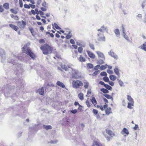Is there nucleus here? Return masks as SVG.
<instances>
[{"label":"nucleus","mask_w":146,"mask_h":146,"mask_svg":"<svg viewBox=\"0 0 146 146\" xmlns=\"http://www.w3.org/2000/svg\"><path fill=\"white\" fill-rule=\"evenodd\" d=\"M3 7L6 9H9V4L8 3H5L3 4Z\"/></svg>","instance_id":"31"},{"label":"nucleus","mask_w":146,"mask_h":146,"mask_svg":"<svg viewBox=\"0 0 146 146\" xmlns=\"http://www.w3.org/2000/svg\"><path fill=\"white\" fill-rule=\"evenodd\" d=\"M138 126L137 125L135 124V126L133 127V129L135 130L137 129V128H138Z\"/></svg>","instance_id":"59"},{"label":"nucleus","mask_w":146,"mask_h":146,"mask_svg":"<svg viewBox=\"0 0 146 146\" xmlns=\"http://www.w3.org/2000/svg\"><path fill=\"white\" fill-rule=\"evenodd\" d=\"M73 66L72 65H69L68 66V68H70V72H71L72 73V78L76 79H78L80 77V76L78 74V71L77 70L73 69Z\"/></svg>","instance_id":"2"},{"label":"nucleus","mask_w":146,"mask_h":146,"mask_svg":"<svg viewBox=\"0 0 146 146\" xmlns=\"http://www.w3.org/2000/svg\"><path fill=\"white\" fill-rule=\"evenodd\" d=\"M22 51L23 52L29 55L32 58H34L35 57V56L32 52L27 47V45H25L22 48Z\"/></svg>","instance_id":"1"},{"label":"nucleus","mask_w":146,"mask_h":146,"mask_svg":"<svg viewBox=\"0 0 146 146\" xmlns=\"http://www.w3.org/2000/svg\"><path fill=\"white\" fill-rule=\"evenodd\" d=\"M100 66V65H98L94 67V69L95 70H98Z\"/></svg>","instance_id":"55"},{"label":"nucleus","mask_w":146,"mask_h":146,"mask_svg":"<svg viewBox=\"0 0 146 146\" xmlns=\"http://www.w3.org/2000/svg\"><path fill=\"white\" fill-rule=\"evenodd\" d=\"M109 82V84L111 86H113L114 85V83L111 81H109L108 82Z\"/></svg>","instance_id":"58"},{"label":"nucleus","mask_w":146,"mask_h":146,"mask_svg":"<svg viewBox=\"0 0 146 146\" xmlns=\"http://www.w3.org/2000/svg\"><path fill=\"white\" fill-rule=\"evenodd\" d=\"M114 32L117 36H118L120 35V33L119 30L118 29H116L114 30Z\"/></svg>","instance_id":"23"},{"label":"nucleus","mask_w":146,"mask_h":146,"mask_svg":"<svg viewBox=\"0 0 146 146\" xmlns=\"http://www.w3.org/2000/svg\"><path fill=\"white\" fill-rule=\"evenodd\" d=\"M70 65H68V67H67L64 64H61V67L62 69L65 70V71H68L70 72V68H69L68 67V66Z\"/></svg>","instance_id":"10"},{"label":"nucleus","mask_w":146,"mask_h":146,"mask_svg":"<svg viewBox=\"0 0 146 146\" xmlns=\"http://www.w3.org/2000/svg\"><path fill=\"white\" fill-rule=\"evenodd\" d=\"M117 80L118 81L119 84L120 85V86H122L123 84V82L120 80H119L118 79H117Z\"/></svg>","instance_id":"40"},{"label":"nucleus","mask_w":146,"mask_h":146,"mask_svg":"<svg viewBox=\"0 0 146 146\" xmlns=\"http://www.w3.org/2000/svg\"><path fill=\"white\" fill-rule=\"evenodd\" d=\"M70 32H69L68 34L66 35V38L67 39H70L72 37V35H70Z\"/></svg>","instance_id":"45"},{"label":"nucleus","mask_w":146,"mask_h":146,"mask_svg":"<svg viewBox=\"0 0 146 146\" xmlns=\"http://www.w3.org/2000/svg\"><path fill=\"white\" fill-rule=\"evenodd\" d=\"M87 52L88 56L90 58L93 59L95 58V56L93 53L88 50H87Z\"/></svg>","instance_id":"16"},{"label":"nucleus","mask_w":146,"mask_h":146,"mask_svg":"<svg viewBox=\"0 0 146 146\" xmlns=\"http://www.w3.org/2000/svg\"><path fill=\"white\" fill-rule=\"evenodd\" d=\"M138 48H141L144 51H146V42L143 44L142 45L139 46Z\"/></svg>","instance_id":"13"},{"label":"nucleus","mask_w":146,"mask_h":146,"mask_svg":"<svg viewBox=\"0 0 146 146\" xmlns=\"http://www.w3.org/2000/svg\"><path fill=\"white\" fill-rule=\"evenodd\" d=\"M123 36L124 38L127 40L128 41H129V37L127 35H126V34H123Z\"/></svg>","instance_id":"35"},{"label":"nucleus","mask_w":146,"mask_h":146,"mask_svg":"<svg viewBox=\"0 0 146 146\" xmlns=\"http://www.w3.org/2000/svg\"><path fill=\"white\" fill-rule=\"evenodd\" d=\"M146 2L145 1L141 5V7L143 9H144L145 5Z\"/></svg>","instance_id":"56"},{"label":"nucleus","mask_w":146,"mask_h":146,"mask_svg":"<svg viewBox=\"0 0 146 146\" xmlns=\"http://www.w3.org/2000/svg\"><path fill=\"white\" fill-rule=\"evenodd\" d=\"M44 128L46 130H48L51 129L52 128V127L50 125H43Z\"/></svg>","instance_id":"27"},{"label":"nucleus","mask_w":146,"mask_h":146,"mask_svg":"<svg viewBox=\"0 0 146 146\" xmlns=\"http://www.w3.org/2000/svg\"><path fill=\"white\" fill-rule=\"evenodd\" d=\"M70 43L72 44H75V41L74 40L72 39L70 40Z\"/></svg>","instance_id":"57"},{"label":"nucleus","mask_w":146,"mask_h":146,"mask_svg":"<svg viewBox=\"0 0 146 146\" xmlns=\"http://www.w3.org/2000/svg\"><path fill=\"white\" fill-rule=\"evenodd\" d=\"M40 9L42 11H46L47 9L46 8L44 7H41L40 8Z\"/></svg>","instance_id":"62"},{"label":"nucleus","mask_w":146,"mask_h":146,"mask_svg":"<svg viewBox=\"0 0 146 146\" xmlns=\"http://www.w3.org/2000/svg\"><path fill=\"white\" fill-rule=\"evenodd\" d=\"M78 97L81 100H82L84 99V94L82 93H80L78 94Z\"/></svg>","instance_id":"25"},{"label":"nucleus","mask_w":146,"mask_h":146,"mask_svg":"<svg viewBox=\"0 0 146 146\" xmlns=\"http://www.w3.org/2000/svg\"><path fill=\"white\" fill-rule=\"evenodd\" d=\"M40 48L42 50L44 54H47L51 53V50L50 46L48 44L41 46Z\"/></svg>","instance_id":"3"},{"label":"nucleus","mask_w":146,"mask_h":146,"mask_svg":"<svg viewBox=\"0 0 146 146\" xmlns=\"http://www.w3.org/2000/svg\"><path fill=\"white\" fill-rule=\"evenodd\" d=\"M26 22L22 20L21 21H19L17 22L18 26L21 29H23L26 25Z\"/></svg>","instance_id":"5"},{"label":"nucleus","mask_w":146,"mask_h":146,"mask_svg":"<svg viewBox=\"0 0 146 146\" xmlns=\"http://www.w3.org/2000/svg\"><path fill=\"white\" fill-rule=\"evenodd\" d=\"M96 53H97L98 55V57L99 58H103L104 60L105 59V57L104 54L102 53L99 51H97Z\"/></svg>","instance_id":"9"},{"label":"nucleus","mask_w":146,"mask_h":146,"mask_svg":"<svg viewBox=\"0 0 146 146\" xmlns=\"http://www.w3.org/2000/svg\"><path fill=\"white\" fill-rule=\"evenodd\" d=\"M79 60L81 62H85V60L84 58H83V57L81 55H80V58H79Z\"/></svg>","instance_id":"42"},{"label":"nucleus","mask_w":146,"mask_h":146,"mask_svg":"<svg viewBox=\"0 0 146 146\" xmlns=\"http://www.w3.org/2000/svg\"><path fill=\"white\" fill-rule=\"evenodd\" d=\"M20 6L21 7H22L23 6V3L22 0H19Z\"/></svg>","instance_id":"50"},{"label":"nucleus","mask_w":146,"mask_h":146,"mask_svg":"<svg viewBox=\"0 0 146 146\" xmlns=\"http://www.w3.org/2000/svg\"><path fill=\"white\" fill-rule=\"evenodd\" d=\"M106 66H108L107 64H106L105 66L102 65L100 67V69L101 70H103L105 69L107 67Z\"/></svg>","instance_id":"36"},{"label":"nucleus","mask_w":146,"mask_h":146,"mask_svg":"<svg viewBox=\"0 0 146 146\" xmlns=\"http://www.w3.org/2000/svg\"><path fill=\"white\" fill-rule=\"evenodd\" d=\"M10 11L12 13H13L14 14H17V11L15 10H14L13 9H10Z\"/></svg>","instance_id":"49"},{"label":"nucleus","mask_w":146,"mask_h":146,"mask_svg":"<svg viewBox=\"0 0 146 146\" xmlns=\"http://www.w3.org/2000/svg\"><path fill=\"white\" fill-rule=\"evenodd\" d=\"M93 112L94 114L96 115H97L98 113V111L97 110L94 109L93 110Z\"/></svg>","instance_id":"48"},{"label":"nucleus","mask_w":146,"mask_h":146,"mask_svg":"<svg viewBox=\"0 0 146 146\" xmlns=\"http://www.w3.org/2000/svg\"><path fill=\"white\" fill-rule=\"evenodd\" d=\"M86 103L88 107H90V103L87 100L86 101Z\"/></svg>","instance_id":"51"},{"label":"nucleus","mask_w":146,"mask_h":146,"mask_svg":"<svg viewBox=\"0 0 146 146\" xmlns=\"http://www.w3.org/2000/svg\"><path fill=\"white\" fill-rule=\"evenodd\" d=\"M9 26L11 28L14 30L16 31H17L19 29V28L13 25L10 24H9Z\"/></svg>","instance_id":"17"},{"label":"nucleus","mask_w":146,"mask_h":146,"mask_svg":"<svg viewBox=\"0 0 146 146\" xmlns=\"http://www.w3.org/2000/svg\"><path fill=\"white\" fill-rule=\"evenodd\" d=\"M104 96L108 99H111L112 100H113V98L109 94H104Z\"/></svg>","instance_id":"26"},{"label":"nucleus","mask_w":146,"mask_h":146,"mask_svg":"<svg viewBox=\"0 0 146 146\" xmlns=\"http://www.w3.org/2000/svg\"><path fill=\"white\" fill-rule=\"evenodd\" d=\"M52 26H53V27H54H54H55V28L56 29H61V28L60 27L58 26V25H57V24H56V23H54V24H52Z\"/></svg>","instance_id":"33"},{"label":"nucleus","mask_w":146,"mask_h":146,"mask_svg":"<svg viewBox=\"0 0 146 146\" xmlns=\"http://www.w3.org/2000/svg\"><path fill=\"white\" fill-rule=\"evenodd\" d=\"M96 145L97 146H102V144L100 142L97 141H94L93 142V145Z\"/></svg>","instance_id":"20"},{"label":"nucleus","mask_w":146,"mask_h":146,"mask_svg":"<svg viewBox=\"0 0 146 146\" xmlns=\"http://www.w3.org/2000/svg\"><path fill=\"white\" fill-rule=\"evenodd\" d=\"M104 60L101 59H99L97 60V63L98 64H102L104 63Z\"/></svg>","instance_id":"30"},{"label":"nucleus","mask_w":146,"mask_h":146,"mask_svg":"<svg viewBox=\"0 0 146 146\" xmlns=\"http://www.w3.org/2000/svg\"><path fill=\"white\" fill-rule=\"evenodd\" d=\"M90 100L93 104L97 103V101L94 97H93L92 99H90Z\"/></svg>","instance_id":"38"},{"label":"nucleus","mask_w":146,"mask_h":146,"mask_svg":"<svg viewBox=\"0 0 146 146\" xmlns=\"http://www.w3.org/2000/svg\"><path fill=\"white\" fill-rule=\"evenodd\" d=\"M29 5L30 6V7L32 9H35V5H34L29 4Z\"/></svg>","instance_id":"61"},{"label":"nucleus","mask_w":146,"mask_h":146,"mask_svg":"<svg viewBox=\"0 0 146 146\" xmlns=\"http://www.w3.org/2000/svg\"><path fill=\"white\" fill-rule=\"evenodd\" d=\"M108 54L114 58L117 59H118L117 55L113 51H110L109 52Z\"/></svg>","instance_id":"8"},{"label":"nucleus","mask_w":146,"mask_h":146,"mask_svg":"<svg viewBox=\"0 0 146 146\" xmlns=\"http://www.w3.org/2000/svg\"><path fill=\"white\" fill-rule=\"evenodd\" d=\"M111 108H107L105 110L106 114L107 115H109L111 113Z\"/></svg>","instance_id":"21"},{"label":"nucleus","mask_w":146,"mask_h":146,"mask_svg":"<svg viewBox=\"0 0 146 146\" xmlns=\"http://www.w3.org/2000/svg\"><path fill=\"white\" fill-rule=\"evenodd\" d=\"M44 87H42L41 88L39 89L38 90V92L40 95H44Z\"/></svg>","instance_id":"14"},{"label":"nucleus","mask_w":146,"mask_h":146,"mask_svg":"<svg viewBox=\"0 0 146 146\" xmlns=\"http://www.w3.org/2000/svg\"><path fill=\"white\" fill-rule=\"evenodd\" d=\"M89 45H90V48L92 49L93 50H94L95 49L94 45L93 44H90Z\"/></svg>","instance_id":"53"},{"label":"nucleus","mask_w":146,"mask_h":146,"mask_svg":"<svg viewBox=\"0 0 146 146\" xmlns=\"http://www.w3.org/2000/svg\"><path fill=\"white\" fill-rule=\"evenodd\" d=\"M109 78L111 80L113 81L115 80L116 78V77L115 76L112 75H110L109 76Z\"/></svg>","instance_id":"28"},{"label":"nucleus","mask_w":146,"mask_h":146,"mask_svg":"<svg viewBox=\"0 0 146 146\" xmlns=\"http://www.w3.org/2000/svg\"><path fill=\"white\" fill-rule=\"evenodd\" d=\"M72 87L74 88H79L80 86H82L83 84L82 82L79 80H73L72 82Z\"/></svg>","instance_id":"4"},{"label":"nucleus","mask_w":146,"mask_h":146,"mask_svg":"<svg viewBox=\"0 0 146 146\" xmlns=\"http://www.w3.org/2000/svg\"><path fill=\"white\" fill-rule=\"evenodd\" d=\"M0 56L2 57L1 62L3 63H4L5 61V52L3 50H1L0 53Z\"/></svg>","instance_id":"6"},{"label":"nucleus","mask_w":146,"mask_h":146,"mask_svg":"<svg viewBox=\"0 0 146 146\" xmlns=\"http://www.w3.org/2000/svg\"><path fill=\"white\" fill-rule=\"evenodd\" d=\"M134 103V102H128L127 106V108L130 109H132L133 107L132 106H133Z\"/></svg>","instance_id":"22"},{"label":"nucleus","mask_w":146,"mask_h":146,"mask_svg":"<svg viewBox=\"0 0 146 146\" xmlns=\"http://www.w3.org/2000/svg\"><path fill=\"white\" fill-rule=\"evenodd\" d=\"M82 50L83 48L81 47H79L78 48V51L80 53H81L82 52Z\"/></svg>","instance_id":"47"},{"label":"nucleus","mask_w":146,"mask_h":146,"mask_svg":"<svg viewBox=\"0 0 146 146\" xmlns=\"http://www.w3.org/2000/svg\"><path fill=\"white\" fill-rule=\"evenodd\" d=\"M100 74L101 76H106L107 75V74L106 72H101Z\"/></svg>","instance_id":"44"},{"label":"nucleus","mask_w":146,"mask_h":146,"mask_svg":"<svg viewBox=\"0 0 146 146\" xmlns=\"http://www.w3.org/2000/svg\"><path fill=\"white\" fill-rule=\"evenodd\" d=\"M103 80L105 82H108L109 81V80L108 77L107 76H104L103 78Z\"/></svg>","instance_id":"39"},{"label":"nucleus","mask_w":146,"mask_h":146,"mask_svg":"<svg viewBox=\"0 0 146 146\" xmlns=\"http://www.w3.org/2000/svg\"><path fill=\"white\" fill-rule=\"evenodd\" d=\"M121 27H122V28L123 34H124L125 33V28L124 27L123 25H122Z\"/></svg>","instance_id":"46"},{"label":"nucleus","mask_w":146,"mask_h":146,"mask_svg":"<svg viewBox=\"0 0 146 146\" xmlns=\"http://www.w3.org/2000/svg\"><path fill=\"white\" fill-rule=\"evenodd\" d=\"M84 87L85 89H87L89 85V83L86 80H84L83 81Z\"/></svg>","instance_id":"18"},{"label":"nucleus","mask_w":146,"mask_h":146,"mask_svg":"<svg viewBox=\"0 0 146 146\" xmlns=\"http://www.w3.org/2000/svg\"><path fill=\"white\" fill-rule=\"evenodd\" d=\"M56 84L57 85L62 88H65L64 84L62 82L60 81H57L56 82Z\"/></svg>","instance_id":"12"},{"label":"nucleus","mask_w":146,"mask_h":146,"mask_svg":"<svg viewBox=\"0 0 146 146\" xmlns=\"http://www.w3.org/2000/svg\"><path fill=\"white\" fill-rule=\"evenodd\" d=\"M114 72L119 77L120 76V73L119 70V68L118 66H115L114 69Z\"/></svg>","instance_id":"15"},{"label":"nucleus","mask_w":146,"mask_h":146,"mask_svg":"<svg viewBox=\"0 0 146 146\" xmlns=\"http://www.w3.org/2000/svg\"><path fill=\"white\" fill-rule=\"evenodd\" d=\"M57 142V141H50V143H53V144H55V143H56Z\"/></svg>","instance_id":"64"},{"label":"nucleus","mask_w":146,"mask_h":146,"mask_svg":"<svg viewBox=\"0 0 146 146\" xmlns=\"http://www.w3.org/2000/svg\"><path fill=\"white\" fill-rule=\"evenodd\" d=\"M100 91L103 93L105 94L108 93L109 91L106 89L102 88L100 89Z\"/></svg>","instance_id":"29"},{"label":"nucleus","mask_w":146,"mask_h":146,"mask_svg":"<svg viewBox=\"0 0 146 146\" xmlns=\"http://www.w3.org/2000/svg\"><path fill=\"white\" fill-rule=\"evenodd\" d=\"M104 87L107 89H108L109 90H111L112 88L110 86V85L106 84L104 86Z\"/></svg>","instance_id":"34"},{"label":"nucleus","mask_w":146,"mask_h":146,"mask_svg":"<svg viewBox=\"0 0 146 146\" xmlns=\"http://www.w3.org/2000/svg\"><path fill=\"white\" fill-rule=\"evenodd\" d=\"M100 72V70H97L93 73L92 75L93 76H96Z\"/></svg>","instance_id":"41"},{"label":"nucleus","mask_w":146,"mask_h":146,"mask_svg":"<svg viewBox=\"0 0 146 146\" xmlns=\"http://www.w3.org/2000/svg\"><path fill=\"white\" fill-rule=\"evenodd\" d=\"M87 67L91 69L93 68V65L91 63H88L87 64Z\"/></svg>","instance_id":"37"},{"label":"nucleus","mask_w":146,"mask_h":146,"mask_svg":"<svg viewBox=\"0 0 146 146\" xmlns=\"http://www.w3.org/2000/svg\"><path fill=\"white\" fill-rule=\"evenodd\" d=\"M108 30L107 27L104 25L102 26L100 29L98 30V31H100L101 32L104 33L106 31L107 33H108Z\"/></svg>","instance_id":"7"},{"label":"nucleus","mask_w":146,"mask_h":146,"mask_svg":"<svg viewBox=\"0 0 146 146\" xmlns=\"http://www.w3.org/2000/svg\"><path fill=\"white\" fill-rule=\"evenodd\" d=\"M4 11V9L1 5H0V12H2Z\"/></svg>","instance_id":"60"},{"label":"nucleus","mask_w":146,"mask_h":146,"mask_svg":"<svg viewBox=\"0 0 146 146\" xmlns=\"http://www.w3.org/2000/svg\"><path fill=\"white\" fill-rule=\"evenodd\" d=\"M127 99L129 102H134L133 99L131 98V96L129 95H127Z\"/></svg>","instance_id":"24"},{"label":"nucleus","mask_w":146,"mask_h":146,"mask_svg":"<svg viewBox=\"0 0 146 146\" xmlns=\"http://www.w3.org/2000/svg\"><path fill=\"white\" fill-rule=\"evenodd\" d=\"M25 8L27 9H30V5L27 4H25L24 5Z\"/></svg>","instance_id":"54"},{"label":"nucleus","mask_w":146,"mask_h":146,"mask_svg":"<svg viewBox=\"0 0 146 146\" xmlns=\"http://www.w3.org/2000/svg\"><path fill=\"white\" fill-rule=\"evenodd\" d=\"M99 84L102 85H104V86L105 85H106V84H105V83L103 81H100L99 82Z\"/></svg>","instance_id":"63"},{"label":"nucleus","mask_w":146,"mask_h":146,"mask_svg":"<svg viewBox=\"0 0 146 146\" xmlns=\"http://www.w3.org/2000/svg\"><path fill=\"white\" fill-rule=\"evenodd\" d=\"M107 73L110 74H112L113 73V71L110 69H108L107 70Z\"/></svg>","instance_id":"52"},{"label":"nucleus","mask_w":146,"mask_h":146,"mask_svg":"<svg viewBox=\"0 0 146 146\" xmlns=\"http://www.w3.org/2000/svg\"><path fill=\"white\" fill-rule=\"evenodd\" d=\"M122 131L123 132V133H125L127 135H128L129 134V132L128 130L125 128H123L122 130Z\"/></svg>","instance_id":"32"},{"label":"nucleus","mask_w":146,"mask_h":146,"mask_svg":"<svg viewBox=\"0 0 146 146\" xmlns=\"http://www.w3.org/2000/svg\"><path fill=\"white\" fill-rule=\"evenodd\" d=\"M70 111L71 113L73 114H75L77 112V110L76 109L72 110H70Z\"/></svg>","instance_id":"43"},{"label":"nucleus","mask_w":146,"mask_h":146,"mask_svg":"<svg viewBox=\"0 0 146 146\" xmlns=\"http://www.w3.org/2000/svg\"><path fill=\"white\" fill-rule=\"evenodd\" d=\"M97 39L99 41L105 42V37L104 36L102 37L100 36L98 37Z\"/></svg>","instance_id":"19"},{"label":"nucleus","mask_w":146,"mask_h":146,"mask_svg":"<svg viewBox=\"0 0 146 146\" xmlns=\"http://www.w3.org/2000/svg\"><path fill=\"white\" fill-rule=\"evenodd\" d=\"M106 132L110 136L113 137L115 136L114 134L111 130H109L108 129H106Z\"/></svg>","instance_id":"11"}]
</instances>
